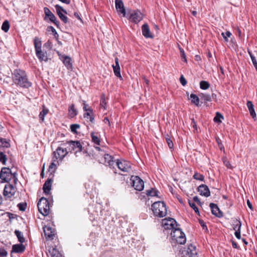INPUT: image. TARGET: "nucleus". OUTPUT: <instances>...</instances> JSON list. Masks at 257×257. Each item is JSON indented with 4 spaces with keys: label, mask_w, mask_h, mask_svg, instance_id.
Masks as SVG:
<instances>
[{
    "label": "nucleus",
    "mask_w": 257,
    "mask_h": 257,
    "mask_svg": "<svg viewBox=\"0 0 257 257\" xmlns=\"http://www.w3.org/2000/svg\"><path fill=\"white\" fill-rule=\"evenodd\" d=\"M13 82L17 86L24 88H28L32 86L26 72L21 69H16L12 73Z\"/></svg>",
    "instance_id": "obj_1"
},
{
    "label": "nucleus",
    "mask_w": 257,
    "mask_h": 257,
    "mask_svg": "<svg viewBox=\"0 0 257 257\" xmlns=\"http://www.w3.org/2000/svg\"><path fill=\"white\" fill-rule=\"evenodd\" d=\"M152 209L156 216L163 217L167 214L166 206L163 201H156L152 205Z\"/></svg>",
    "instance_id": "obj_2"
},
{
    "label": "nucleus",
    "mask_w": 257,
    "mask_h": 257,
    "mask_svg": "<svg viewBox=\"0 0 257 257\" xmlns=\"http://www.w3.org/2000/svg\"><path fill=\"white\" fill-rule=\"evenodd\" d=\"M34 47L36 51V55L40 61L46 62L48 61L47 54L46 51H42L41 49V41L38 37L34 39Z\"/></svg>",
    "instance_id": "obj_3"
},
{
    "label": "nucleus",
    "mask_w": 257,
    "mask_h": 257,
    "mask_svg": "<svg viewBox=\"0 0 257 257\" xmlns=\"http://www.w3.org/2000/svg\"><path fill=\"white\" fill-rule=\"evenodd\" d=\"M171 236L172 242H176L178 244H183L186 241V238L184 233L177 227L171 231Z\"/></svg>",
    "instance_id": "obj_4"
},
{
    "label": "nucleus",
    "mask_w": 257,
    "mask_h": 257,
    "mask_svg": "<svg viewBox=\"0 0 257 257\" xmlns=\"http://www.w3.org/2000/svg\"><path fill=\"white\" fill-rule=\"evenodd\" d=\"M0 178L3 181L8 182L12 179L13 180L14 184H16L18 179L16 177V173H12L10 169L4 167L2 169L0 172Z\"/></svg>",
    "instance_id": "obj_5"
},
{
    "label": "nucleus",
    "mask_w": 257,
    "mask_h": 257,
    "mask_svg": "<svg viewBox=\"0 0 257 257\" xmlns=\"http://www.w3.org/2000/svg\"><path fill=\"white\" fill-rule=\"evenodd\" d=\"M38 210L43 216H47L50 212V203L45 197L40 198L38 202Z\"/></svg>",
    "instance_id": "obj_6"
},
{
    "label": "nucleus",
    "mask_w": 257,
    "mask_h": 257,
    "mask_svg": "<svg viewBox=\"0 0 257 257\" xmlns=\"http://www.w3.org/2000/svg\"><path fill=\"white\" fill-rule=\"evenodd\" d=\"M115 165L123 172H128L131 170V164L124 160H117L115 161Z\"/></svg>",
    "instance_id": "obj_7"
},
{
    "label": "nucleus",
    "mask_w": 257,
    "mask_h": 257,
    "mask_svg": "<svg viewBox=\"0 0 257 257\" xmlns=\"http://www.w3.org/2000/svg\"><path fill=\"white\" fill-rule=\"evenodd\" d=\"M162 225L165 229L174 230L178 225L176 220L172 218L162 220Z\"/></svg>",
    "instance_id": "obj_8"
},
{
    "label": "nucleus",
    "mask_w": 257,
    "mask_h": 257,
    "mask_svg": "<svg viewBox=\"0 0 257 257\" xmlns=\"http://www.w3.org/2000/svg\"><path fill=\"white\" fill-rule=\"evenodd\" d=\"M16 191L15 187L8 183L5 186L3 194L6 198H10L15 195Z\"/></svg>",
    "instance_id": "obj_9"
},
{
    "label": "nucleus",
    "mask_w": 257,
    "mask_h": 257,
    "mask_svg": "<svg viewBox=\"0 0 257 257\" xmlns=\"http://www.w3.org/2000/svg\"><path fill=\"white\" fill-rule=\"evenodd\" d=\"M55 8L57 14L61 20L65 24L67 23L68 22V18L65 16L67 14L66 11L59 5H55Z\"/></svg>",
    "instance_id": "obj_10"
},
{
    "label": "nucleus",
    "mask_w": 257,
    "mask_h": 257,
    "mask_svg": "<svg viewBox=\"0 0 257 257\" xmlns=\"http://www.w3.org/2000/svg\"><path fill=\"white\" fill-rule=\"evenodd\" d=\"M131 180L133 182V186L138 191H141L144 188V182L139 177L132 176Z\"/></svg>",
    "instance_id": "obj_11"
},
{
    "label": "nucleus",
    "mask_w": 257,
    "mask_h": 257,
    "mask_svg": "<svg viewBox=\"0 0 257 257\" xmlns=\"http://www.w3.org/2000/svg\"><path fill=\"white\" fill-rule=\"evenodd\" d=\"M68 154V151L66 149L62 147H58L56 150L53 152V157L54 158L62 161L63 159Z\"/></svg>",
    "instance_id": "obj_12"
},
{
    "label": "nucleus",
    "mask_w": 257,
    "mask_h": 257,
    "mask_svg": "<svg viewBox=\"0 0 257 257\" xmlns=\"http://www.w3.org/2000/svg\"><path fill=\"white\" fill-rule=\"evenodd\" d=\"M43 228L46 238L47 240L53 239L56 234L55 229L48 225H45Z\"/></svg>",
    "instance_id": "obj_13"
},
{
    "label": "nucleus",
    "mask_w": 257,
    "mask_h": 257,
    "mask_svg": "<svg viewBox=\"0 0 257 257\" xmlns=\"http://www.w3.org/2000/svg\"><path fill=\"white\" fill-rule=\"evenodd\" d=\"M66 143L69 145L70 147V149L73 151L74 153L76 155L77 153H80L82 150V146L79 141H70L67 142Z\"/></svg>",
    "instance_id": "obj_14"
},
{
    "label": "nucleus",
    "mask_w": 257,
    "mask_h": 257,
    "mask_svg": "<svg viewBox=\"0 0 257 257\" xmlns=\"http://www.w3.org/2000/svg\"><path fill=\"white\" fill-rule=\"evenodd\" d=\"M103 156V159L104 160L103 164L106 166H109L110 168H114L115 164V160H114L113 157L106 153Z\"/></svg>",
    "instance_id": "obj_15"
},
{
    "label": "nucleus",
    "mask_w": 257,
    "mask_h": 257,
    "mask_svg": "<svg viewBox=\"0 0 257 257\" xmlns=\"http://www.w3.org/2000/svg\"><path fill=\"white\" fill-rule=\"evenodd\" d=\"M44 13L46 17H47L50 21L55 24L57 26H58L59 22L57 20L55 16L50 11V10L47 7L44 8Z\"/></svg>",
    "instance_id": "obj_16"
},
{
    "label": "nucleus",
    "mask_w": 257,
    "mask_h": 257,
    "mask_svg": "<svg viewBox=\"0 0 257 257\" xmlns=\"http://www.w3.org/2000/svg\"><path fill=\"white\" fill-rule=\"evenodd\" d=\"M128 19L137 24L142 20L143 15L140 11H135L131 14Z\"/></svg>",
    "instance_id": "obj_17"
},
{
    "label": "nucleus",
    "mask_w": 257,
    "mask_h": 257,
    "mask_svg": "<svg viewBox=\"0 0 257 257\" xmlns=\"http://www.w3.org/2000/svg\"><path fill=\"white\" fill-rule=\"evenodd\" d=\"M198 191L200 195L202 196L208 197L210 195V190L206 185L202 184L200 185L198 188Z\"/></svg>",
    "instance_id": "obj_18"
},
{
    "label": "nucleus",
    "mask_w": 257,
    "mask_h": 257,
    "mask_svg": "<svg viewBox=\"0 0 257 257\" xmlns=\"http://www.w3.org/2000/svg\"><path fill=\"white\" fill-rule=\"evenodd\" d=\"M209 206L211 209L212 213L217 217H221L223 216L222 212L220 210L218 206L213 203L209 204Z\"/></svg>",
    "instance_id": "obj_19"
},
{
    "label": "nucleus",
    "mask_w": 257,
    "mask_h": 257,
    "mask_svg": "<svg viewBox=\"0 0 257 257\" xmlns=\"http://www.w3.org/2000/svg\"><path fill=\"white\" fill-rule=\"evenodd\" d=\"M115 8L117 11L122 14L123 17H125L126 13L124 8L123 3L122 0H115Z\"/></svg>",
    "instance_id": "obj_20"
},
{
    "label": "nucleus",
    "mask_w": 257,
    "mask_h": 257,
    "mask_svg": "<svg viewBox=\"0 0 257 257\" xmlns=\"http://www.w3.org/2000/svg\"><path fill=\"white\" fill-rule=\"evenodd\" d=\"M112 67L113 68V70L115 75L118 78H121L120 74V68L118 58L116 57L115 58V64L112 65Z\"/></svg>",
    "instance_id": "obj_21"
},
{
    "label": "nucleus",
    "mask_w": 257,
    "mask_h": 257,
    "mask_svg": "<svg viewBox=\"0 0 257 257\" xmlns=\"http://www.w3.org/2000/svg\"><path fill=\"white\" fill-rule=\"evenodd\" d=\"M142 34L143 36L148 38H152L153 37V35L151 34L149 25L147 24H144L142 27Z\"/></svg>",
    "instance_id": "obj_22"
},
{
    "label": "nucleus",
    "mask_w": 257,
    "mask_h": 257,
    "mask_svg": "<svg viewBox=\"0 0 257 257\" xmlns=\"http://www.w3.org/2000/svg\"><path fill=\"white\" fill-rule=\"evenodd\" d=\"M58 164V160L54 157L52 158V162L49 166L48 172L52 175L57 169V166Z\"/></svg>",
    "instance_id": "obj_23"
},
{
    "label": "nucleus",
    "mask_w": 257,
    "mask_h": 257,
    "mask_svg": "<svg viewBox=\"0 0 257 257\" xmlns=\"http://www.w3.org/2000/svg\"><path fill=\"white\" fill-rule=\"evenodd\" d=\"M185 251L188 257H193L197 254L196 247L192 244L188 245Z\"/></svg>",
    "instance_id": "obj_24"
},
{
    "label": "nucleus",
    "mask_w": 257,
    "mask_h": 257,
    "mask_svg": "<svg viewBox=\"0 0 257 257\" xmlns=\"http://www.w3.org/2000/svg\"><path fill=\"white\" fill-rule=\"evenodd\" d=\"M64 64L67 67L68 70H72V63L71 62V58L67 56H63L61 57Z\"/></svg>",
    "instance_id": "obj_25"
},
{
    "label": "nucleus",
    "mask_w": 257,
    "mask_h": 257,
    "mask_svg": "<svg viewBox=\"0 0 257 257\" xmlns=\"http://www.w3.org/2000/svg\"><path fill=\"white\" fill-rule=\"evenodd\" d=\"M52 179H48L45 182L43 185V190L44 193L46 195H48L49 194L50 191L51 189V185H52Z\"/></svg>",
    "instance_id": "obj_26"
},
{
    "label": "nucleus",
    "mask_w": 257,
    "mask_h": 257,
    "mask_svg": "<svg viewBox=\"0 0 257 257\" xmlns=\"http://www.w3.org/2000/svg\"><path fill=\"white\" fill-rule=\"evenodd\" d=\"M247 107L249 111V113L250 115L252 116L253 118H255L256 117V113L254 109V105L252 102L251 101H247L246 103Z\"/></svg>",
    "instance_id": "obj_27"
},
{
    "label": "nucleus",
    "mask_w": 257,
    "mask_h": 257,
    "mask_svg": "<svg viewBox=\"0 0 257 257\" xmlns=\"http://www.w3.org/2000/svg\"><path fill=\"white\" fill-rule=\"evenodd\" d=\"M25 247L22 243L15 244L12 246V251L16 253H22L25 250Z\"/></svg>",
    "instance_id": "obj_28"
},
{
    "label": "nucleus",
    "mask_w": 257,
    "mask_h": 257,
    "mask_svg": "<svg viewBox=\"0 0 257 257\" xmlns=\"http://www.w3.org/2000/svg\"><path fill=\"white\" fill-rule=\"evenodd\" d=\"M232 227L235 231L241 230V223L240 220L234 218L232 220Z\"/></svg>",
    "instance_id": "obj_29"
},
{
    "label": "nucleus",
    "mask_w": 257,
    "mask_h": 257,
    "mask_svg": "<svg viewBox=\"0 0 257 257\" xmlns=\"http://www.w3.org/2000/svg\"><path fill=\"white\" fill-rule=\"evenodd\" d=\"M84 117L85 118L89 119L90 121L92 122L94 120L92 109L89 107L88 110L86 111V112L84 113Z\"/></svg>",
    "instance_id": "obj_30"
},
{
    "label": "nucleus",
    "mask_w": 257,
    "mask_h": 257,
    "mask_svg": "<svg viewBox=\"0 0 257 257\" xmlns=\"http://www.w3.org/2000/svg\"><path fill=\"white\" fill-rule=\"evenodd\" d=\"M200 97L204 103H206L211 101V96L208 94L201 93L200 94Z\"/></svg>",
    "instance_id": "obj_31"
},
{
    "label": "nucleus",
    "mask_w": 257,
    "mask_h": 257,
    "mask_svg": "<svg viewBox=\"0 0 257 257\" xmlns=\"http://www.w3.org/2000/svg\"><path fill=\"white\" fill-rule=\"evenodd\" d=\"M91 137L92 139V142L97 145H100V139L99 138V136L97 134H96L94 132L91 133Z\"/></svg>",
    "instance_id": "obj_32"
},
{
    "label": "nucleus",
    "mask_w": 257,
    "mask_h": 257,
    "mask_svg": "<svg viewBox=\"0 0 257 257\" xmlns=\"http://www.w3.org/2000/svg\"><path fill=\"white\" fill-rule=\"evenodd\" d=\"M15 234L17 236L19 242H20L21 243L25 242V239L23 236V233L20 231L16 230L15 231Z\"/></svg>",
    "instance_id": "obj_33"
},
{
    "label": "nucleus",
    "mask_w": 257,
    "mask_h": 257,
    "mask_svg": "<svg viewBox=\"0 0 257 257\" xmlns=\"http://www.w3.org/2000/svg\"><path fill=\"white\" fill-rule=\"evenodd\" d=\"M190 99L191 100V102L195 105L198 106L199 103V97L194 94H191L190 96Z\"/></svg>",
    "instance_id": "obj_34"
},
{
    "label": "nucleus",
    "mask_w": 257,
    "mask_h": 257,
    "mask_svg": "<svg viewBox=\"0 0 257 257\" xmlns=\"http://www.w3.org/2000/svg\"><path fill=\"white\" fill-rule=\"evenodd\" d=\"M69 115L71 117H73L77 114V110L74 108V105L72 104L69 108Z\"/></svg>",
    "instance_id": "obj_35"
},
{
    "label": "nucleus",
    "mask_w": 257,
    "mask_h": 257,
    "mask_svg": "<svg viewBox=\"0 0 257 257\" xmlns=\"http://www.w3.org/2000/svg\"><path fill=\"white\" fill-rule=\"evenodd\" d=\"M210 86L209 83L206 81H201L200 82V87L203 90H206L209 88Z\"/></svg>",
    "instance_id": "obj_36"
},
{
    "label": "nucleus",
    "mask_w": 257,
    "mask_h": 257,
    "mask_svg": "<svg viewBox=\"0 0 257 257\" xmlns=\"http://www.w3.org/2000/svg\"><path fill=\"white\" fill-rule=\"evenodd\" d=\"M158 191L155 189H151L146 191V194L148 196L154 197L158 196Z\"/></svg>",
    "instance_id": "obj_37"
},
{
    "label": "nucleus",
    "mask_w": 257,
    "mask_h": 257,
    "mask_svg": "<svg viewBox=\"0 0 257 257\" xmlns=\"http://www.w3.org/2000/svg\"><path fill=\"white\" fill-rule=\"evenodd\" d=\"M10 29V24L9 22L7 20H6L4 22L2 26V29L5 32H7Z\"/></svg>",
    "instance_id": "obj_38"
},
{
    "label": "nucleus",
    "mask_w": 257,
    "mask_h": 257,
    "mask_svg": "<svg viewBox=\"0 0 257 257\" xmlns=\"http://www.w3.org/2000/svg\"><path fill=\"white\" fill-rule=\"evenodd\" d=\"M48 109L45 108H44L43 110L40 112L39 114V118L42 121L44 119L45 116L48 113Z\"/></svg>",
    "instance_id": "obj_39"
},
{
    "label": "nucleus",
    "mask_w": 257,
    "mask_h": 257,
    "mask_svg": "<svg viewBox=\"0 0 257 257\" xmlns=\"http://www.w3.org/2000/svg\"><path fill=\"white\" fill-rule=\"evenodd\" d=\"M0 143L4 147L9 148L10 147L9 142L5 139L0 138Z\"/></svg>",
    "instance_id": "obj_40"
},
{
    "label": "nucleus",
    "mask_w": 257,
    "mask_h": 257,
    "mask_svg": "<svg viewBox=\"0 0 257 257\" xmlns=\"http://www.w3.org/2000/svg\"><path fill=\"white\" fill-rule=\"evenodd\" d=\"M193 177L194 179L197 180L203 181L204 179L203 175L198 173H195Z\"/></svg>",
    "instance_id": "obj_41"
},
{
    "label": "nucleus",
    "mask_w": 257,
    "mask_h": 257,
    "mask_svg": "<svg viewBox=\"0 0 257 257\" xmlns=\"http://www.w3.org/2000/svg\"><path fill=\"white\" fill-rule=\"evenodd\" d=\"M221 118L223 119V115L219 112H216V116L214 118V121L216 122H220L221 121Z\"/></svg>",
    "instance_id": "obj_42"
},
{
    "label": "nucleus",
    "mask_w": 257,
    "mask_h": 257,
    "mask_svg": "<svg viewBox=\"0 0 257 257\" xmlns=\"http://www.w3.org/2000/svg\"><path fill=\"white\" fill-rule=\"evenodd\" d=\"M221 36L224 38L225 41L228 42V38L230 37V36H231V33L229 31H227L225 33L222 32L221 33Z\"/></svg>",
    "instance_id": "obj_43"
},
{
    "label": "nucleus",
    "mask_w": 257,
    "mask_h": 257,
    "mask_svg": "<svg viewBox=\"0 0 257 257\" xmlns=\"http://www.w3.org/2000/svg\"><path fill=\"white\" fill-rule=\"evenodd\" d=\"M7 160V158L6 155H5L3 153L0 152V162H2L4 165H5Z\"/></svg>",
    "instance_id": "obj_44"
},
{
    "label": "nucleus",
    "mask_w": 257,
    "mask_h": 257,
    "mask_svg": "<svg viewBox=\"0 0 257 257\" xmlns=\"http://www.w3.org/2000/svg\"><path fill=\"white\" fill-rule=\"evenodd\" d=\"M189 204L190 206L194 210L196 213H199V210L194 202H191L189 200Z\"/></svg>",
    "instance_id": "obj_45"
},
{
    "label": "nucleus",
    "mask_w": 257,
    "mask_h": 257,
    "mask_svg": "<svg viewBox=\"0 0 257 257\" xmlns=\"http://www.w3.org/2000/svg\"><path fill=\"white\" fill-rule=\"evenodd\" d=\"M50 254L52 257H57L61 254L56 249L53 248L50 251Z\"/></svg>",
    "instance_id": "obj_46"
},
{
    "label": "nucleus",
    "mask_w": 257,
    "mask_h": 257,
    "mask_svg": "<svg viewBox=\"0 0 257 257\" xmlns=\"http://www.w3.org/2000/svg\"><path fill=\"white\" fill-rule=\"evenodd\" d=\"M79 127L80 125L77 124H72L70 125L71 131L74 133H76L77 129Z\"/></svg>",
    "instance_id": "obj_47"
},
{
    "label": "nucleus",
    "mask_w": 257,
    "mask_h": 257,
    "mask_svg": "<svg viewBox=\"0 0 257 257\" xmlns=\"http://www.w3.org/2000/svg\"><path fill=\"white\" fill-rule=\"evenodd\" d=\"M47 31H51L55 37L58 36L57 32H56V30L54 28V27H53L52 26H49L47 28Z\"/></svg>",
    "instance_id": "obj_48"
},
{
    "label": "nucleus",
    "mask_w": 257,
    "mask_h": 257,
    "mask_svg": "<svg viewBox=\"0 0 257 257\" xmlns=\"http://www.w3.org/2000/svg\"><path fill=\"white\" fill-rule=\"evenodd\" d=\"M17 206L20 210L24 211L26 209L27 204L26 203H20Z\"/></svg>",
    "instance_id": "obj_49"
},
{
    "label": "nucleus",
    "mask_w": 257,
    "mask_h": 257,
    "mask_svg": "<svg viewBox=\"0 0 257 257\" xmlns=\"http://www.w3.org/2000/svg\"><path fill=\"white\" fill-rule=\"evenodd\" d=\"M106 104V102L105 99V96L104 94H102L101 96L100 99V105L102 107H103L104 109H105V106Z\"/></svg>",
    "instance_id": "obj_50"
},
{
    "label": "nucleus",
    "mask_w": 257,
    "mask_h": 257,
    "mask_svg": "<svg viewBox=\"0 0 257 257\" xmlns=\"http://www.w3.org/2000/svg\"><path fill=\"white\" fill-rule=\"evenodd\" d=\"M223 162L224 165L228 168H231V166L229 162V161L227 160V158L226 157H223L222 158Z\"/></svg>",
    "instance_id": "obj_51"
},
{
    "label": "nucleus",
    "mask_w": 257,
    "mask_h": 257,
    "mask_svg": "<svg viewBox=\"0 0 257 257\" xmlns=\"http://www.w3.org/2000/svg\"><path fill=\"white\" fill-rule=\"evenodd\" d=\"M166 140L169 148L171 149H173L174 145L172 141L171 140V139L169 138H166Z\"/></svg>",
    "instance_id": "obj_52"
},
{
    "label": "nucleus",
    "mask_w": 257,
    "mask_h": 257,
    "mask_svg": "<svg viewBox=\"0 0 257 257\" xmlns=\"http://www.w3.org/2000/svg\"><path fill=\"white\" fill-rule=\"evenodd\" d=\"M180 50L181 58L185 62H187V59L186 57V55H185L184 51L182 49H180Z\"/></svg>",
    "instance_id": "obj_53"
},
{
    "label": "nucleus",
    "mask_w": 257,
    "mask_h": 257,
    "mask_svg": "<svg viewBox=\"0 0 257 257\" xmlns=\"http://www.w3.org/2000/svg\"><path fill=\"white\" fill-rule=\"evenodd\" d=\"M250 58L251 59V61L252 62L253 66H254L256 70H257V61H256L255 57L254 56H251Z\"/></svg>",
    "instance_id": "obj_54"
},
{
    "label": "nucleus",
    "mask_w": 257,
    "mask_h": 257,
    "mask_svg": "<svg viewBox=\"0 0 257 257\" xmlns=\"http://www.w3.org/2000/svg\"><path fill=\"white\" fill-rule=\"evenodd\" d=\"M8 254L7 251L4 248H0V256L5 257Z\"/></svg>",
    "instance_id": "obj_55"
},
{
    "label": "nucleus",
    "mask_w": 257,
    "mask_h": 257,
    "mask_svg": "<svg viewBox=\"0 0 257 257\" xmlns=\"http://www.w3.org/2000/svg\"><path fill=\"white\" fill-rule=\"evenodd\" d=\"M180 81L183 86H185L187 84V81L183 75L181 76Z\"/></svg>",
    "instance_id": "obj_56"
},
{
    "label": "nucleus",
    "mask_w": 257,
    "mask_h": 257,
    "mask_svg": "<svg viewBox=\"0 0 257 257\" xmlns=\"http://www.w3.org/2000/svg\"><path fill=\"white\" fill-rule=\"evenodd\" d=\"M240 233H241V230H240V231L238 230V231H235L234 235H235V237L237 239H240L241 238Z\"/></svg>",
    "instance_id": "obj_57"
},
{
    "label": "nucleus",
    "mask_w": 257,
    "mask_h": 257,
    "mask_svg": "<svg viewBox=\"0 0 257 257\" xmlns=\"http://www.w3.org/2000/svg\"><path fill=\"white\" fill-rule=\"evenodd\" d=\"M217 143L218 144V146H219L220 149L221 150H222V149L224 150V147H223L222 144L220 142V141L217 140Z\"/></svg>",
    "instance_id": "obj_58"
},
{
    "label": "nucleus",
    "mask_w": 257,
    "mask_h": 257,
    "mask_svg": "<svg viewBox=\"0 0 257 257\" xmlns=\"http://www.w3.org/2000/svg\"><path fill=\"white\" fill-rule=\"evenodd\" d=\"M88 108L89 107H88V105L84 101V103H83V110L85 111H87V110H88Z\"/></svg>",
    "instance_id": "obj_59"
},
{
    "label": "nucleus",
    "mask_w": 257,
    "mask_h": 257,
    "mask_svg": "<svg viewBox=\"0 0 257 257\" xmlns=\"http://www.w3.org/2000/svg\"><path fill=\"white\" fill-rule=\"evenodd\" d=\"M247 205L248 206V207L251 210H253V207L252 206V204L251 203V202L249 201V200H247Z\"/></svg>",
    "instance_id": "obj_60"
},
{
    "label": "nucleus",
    "mask_w": 257,
    "mask_h": 257,
    "mask_svg": "<svg viewBox=\"0 0 257 257\" xmlns=\"http://www.w3.org/2000/svg\"><path fill=\"white\" fill-rule=\"evenodd\" d=\"M143 79L144 80V82L146 83V85L148 86L149 84V80L148 79H147L145 76H143Z\"/></svg>",
    "instance_id": "obj_61"
},
{
    "label": "nucleus",
    "mask_w": 257,
    "mask_h": 257,
    "mask_svg": "<svg viewBox=\"0 0 257 257\" xmlns=\"http://www.w3.org/2000/svg\"><path fill=\"white\" fill-rule=\"evenodd\" d=\"M8 216L10 220L15 218V215L11 213H8Z\"/></svg>",
    "instance_id": "obj_62"
},
{
    "label": "nucleus",
    "mask_w": 257,
    "mask_h": 257,
    "mask_svg": "<svg viewBox=\"0 0 257 257\" xmlns=\"http://www.w3.org/2000/svg\"><path fill=\"white\" fill-rule=\"evenodd\" d=\"M232 245L233 247L234 248H238V247H239L237 243H236L234 241H232Z\"/></svg>",
    "instance_id": "obj_63"
},
{
    "label": "nucleus",
    "mask_w": 257,
    "mask_h": 257,
    "mask_svg": "<svg viewBox=\"0 0 257 257\" xmlns=\"http://www.w3.org/2000/svg\"><path fill=\"white\" fill-rule=\"evenodd\" d=\"M193 200L199 204L201 203L199 199L197 196H195L193 197Z\"/></svg>",
    "instance_id": "obj_64"
}]
</instances>
